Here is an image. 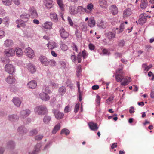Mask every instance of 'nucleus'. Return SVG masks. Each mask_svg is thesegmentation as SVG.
Wrapping results in <instances>:
<instances>
[{
    "label": "nucleus",
    "instance_id": "7",
    "mask_svg": "<svg viewBox=\"0 0 154 154\" xmlns=\"http://www.w3.org/2000/svg\"><path fill=\"white\" fill-rule=\"evenodd\" d=\"M31 113L30 111L28 109L23 110L20 112V116L21 118H25L29 116Z\"/></svg>",
    "mask_w": 154,
    "mask_h": 154
},
{
    "label": "nucleus",
    "instance_id": "32",
    "mask_svg": "<svg viewBox=\"0 0 154 154\" xmlns=\"http://www.w3.org/2000/svg\"><path fill=\"white\" fill-rule=\"evenodd\" d=\"M15 52L16 53L17 55L18 56H20L22 55L23 52L22 49L19 48H16L14 50Z\"/></svg>",
    "mask_w": 154,
    "mask_h": 154
},
{
    "label": "nucleus",
    "instance_id": "8",
    "mask_svg": "<svg viewBox=\"0 0 154 154\" xmlns=\"http://www.w3.org/2000/svg\"><path fill=\"white\" fill-rule=\"evenodd\" d=\"M29 17L32 18H35L37 17L38 14L36 9L33 8H31L29 11Z\"/></svg>",
    "mask_w": 154,
    "mask_h": 154
},
{
    "label": "nucleus",
    "instance_id": "15",
    "mask_svg": "<svg viewBox=\"0 0 154 154\" xmlns=\"http://www.w3.org/2000/svg\"><path fill=\"white\" fill-rule=\"evenodd\" d=\"M28 87L31 89H34L37 86V82L35 80H32L27 84Z\"/></svg>",
    "mask_w": 154,
    "mask_h": 154
},
{
    "label": "nucleus",
    "instance_id": "39",
    "mask_svg": "<svg viewBox=\"0 0 154 154\" xmlns=\"http://www.w3.org/2000/svg\"><path fill=\"white\" fill-rule=\"evenodd\" d=\"M106 1L105 0H99V5L101 7L103 8L106 7Z\"/></svg>",
    "mask_w": 154,
    "mask_h": 154
},
{
    "label": "nucleus",
    "instance_id": "44",
    "mask_svg": "<svg viewBox=\"0 0 154 154\" xmlns=\"http://www.w3.org/2000/svg\"><path fill=\"white\" fill-rule=\"evenodd\" d=\"M2 1L3 4L6 6L10 5L11 3L10 0H2Z\"/></svg>",
    "mask_w": 154,
    "mask_h": 154
},
{
    "label": "nucleus",
    "instance_id": "22",
    "mask_svg": "<svg viewBox=\"0 0 154 154\" xmlns=\"http://www.w3.org/2000/svg\"><path fill=\"white\" fill-rule=\"evenodd\" d=\"M47 45L48 48L51 50L56 48L57 46V44L54 42L48 43L47 44Z\"/></svg>",
    "mask_w": 154,
    "mask_h": 154
},
{
    "label": "nucleus",
    "instance_id": "58",
    "mask_svg": "<svg viewBox=\"0 0 154 154\" xmlns=\"http://www.w3.org/2000/svg\"><path fill=\"white\" fill-rule=\"evenodd\" d=\"M80 104L77 103L74 109V112L75 113H76L79 109Z\"/></svg>",
    "mask_w": 154,
    "mask_h": 154
},
{
    "label": "nucleus",
    "instance_id": "50",
    "mask_svg": "<svg viewBox=\"0 0 154 154\" xmlns=\"http://www.w3.org/2000/svg\"><path fill=\"white\" fill-rule=\"evenodd\" d=\"M56 62L54 60H48V65H50L51 66H56Z\"/></svg>",
    "mask_w": 154,
    "mask_h": 154
},
{
    "label": "nucleus",
    "instance_id": "43",
    "mask_svg": "<svg viewBox=\"0 0 154 154\" xmlns=\"http://www.w3.org/2000/svg\"><path fill=\"white\" fill-rule=\"evenodd\" d=\"M77 11L79 12H84L86 11L87 10L85 8H84L82 6H78L77 8Z\"/></svg>",
    "mask_w": 154,
    "mask_h": 154
},
{
    "label": "nucleus",
    "instance_id": "62",
    "mask_svg": "<svg viewBox=\"0 0 154 154\" xmlns=\"http://www.w3.org/2000/svg\"><path fill=\"white\" fill-rule=\"evenodd\" d=\"M73 50L77 52L78 51L77 47L76 45L74 43L72 44V46Z\"/></svg>",
    "mask_w": 154,
    "mask_h": 154
},
{
    "label": "nucleus",
    "instance_id": "53",
    "mask_svg": "<svg viewBox=\"0 0 154 154\" xmlns=\"http://www.w3.org/2000/svg\"><path fill=\"white\" fill-rule=\"evenodd\" d=\"M38 131L36 129L31 130L29 132V134L31 135H35L38 133Z\"/></svg>",
    "mask_w": 154,
    "mask_h": 154
},
{
    "label": "nucleus",
    "instance_id": "35",
    "mask_svg": "<svg viewBox=\"0 0 154 154\" xmlns=\"http://www.w3.org/2000/svg\"><path fill=\"white\" fill-rule=\"evenodd\" d=\"M60 125L59 123L57 124L54 127L52 131V133L55 134L57 131L60 130Z\"/></svg>",
    "mask_w": 154,
    "mask_h": 154
},
{
    "label": "nucleus",
    "instance_id": "38",
    "mask_svg": "<svg viewBox=\"0 0 154 154\" xmlns=\"http://www.w3.org/2000/svg\"><path fill=\"white\" fill-rule=\"evenodd\" d=\"M42 92L48 93L49 94L51 93V91L50 90L48 86L46 85H45L42 88Z\"/></svg>",
    "mask_w": 154,
    "mask_h": 154
},
{
    "label": "nucleus",
    "instance_id": "59",
    "mask_svg": "<svg viewBox=\"0 0 154 154\" xmlns=\"http://www.w3.org/2000/svg\"><path fill=\"white\" fill-rule=\"evenodd\" d=\"M120 29L118 32V33H120L122 32L124 29V23L121 24L120 26Z\"/></svg>",
    "mask_w": 154,
    "mask_h": 154
},
{
    "label": "nucleus",
    "instance_id": "4",
    "mask_svg": "<svg viewBox=\"0 0 154 154\" xmlns=\"http://www.w3.org/2000/svg\"><path fill=\"white\" fill-rule=\"evenodd\" d=\"M5 71L10 74H12L15 71L14 67L12 65L7 64L5 67Z\"/></svg>",
    "mask_w": 154,
    "mask_h": 154
},
{
    "label": "nucleus",
    "instance_id": "9",
    "mask_svg": "<svg viewBox=\"0 0 154 154\" xmlns=\"http://www.w3.org/2000/svg\"><path fill=\"white\" fill-rule=\"evenodd\" d=\"M27 68L31 73L35 72L36 70L35 66L32 63H29L27 64Z\"/></svg>",
    "mask_w": 154,
    "mask_h": 154
},
{
    "label": "nucleus",
    "instance_id": "42",
    "mask_svg": "<svg viewBox=\"0 0 154 154\" xmlns=\"http://www.w3.org/2000/svg\"><path fill=\"white\" fill-rule=\"evenodd\" d=\"M58 91L59 93L62 94H64L66 91V88L63 86L59 88Z\"/></svg>",
    "mask_w": 154,
    "mask_h": 154
},
{
    "label": "nucleus",
    "instance_id": "14",
    "mask_svg": "<svg viewBox=\"0 0 154 154\" xmlns=\"http://www.w3.org/2000/svg\"><path fill=\"white\" fill-rule=\"evenodd\" d=\"M19 116L17 115L12 114L8 116V119L12 122H15L19 119Z\"/></svg>",
    "mask_w": 154,
    "mask_h": 154
},
{
    "label": "nucleus",
    "instance_id": "41",
    "mask_svg": "<svg viewBox=\"0 0 154 154\" xmlns=\"http://www.w3.org/2000/svg\"><path fill=\"white\" fill-rule=\"evenodd\" d=\"M95 24V21L94 19H90L88 21V26L91 27H93Z\"/></svg>",
    "mask_w": 154,
    "mask_h": 154
},
{
    "label": "nucleus",
    "instance_id": "12",
    "mask_svg": "<svg viewBox=\"0 0 154 154\" xmlns=\"http://www.w3.org/2000/svg\"><path fill=\"white\" fill-rule=\"evenodd\" d=\"M43 2L46 7L48 9H50L53 7L54 5L52 0H44Z\"/></svg>",
    "mask_w": 154,
    "mask_h": 154
},
{
    "label": "nucleus",
    "instance_id": "17",
    "mask_svg": "<svg viewBox=\"0 0 154 154\" xmlns=\"http://www.w3.org/2000/svg\"><path fill=\"white\" fill-rule=\"evenodd\" d=\"M42 146L41 143L37 144L35 146L34 150L32 152V154H37L40 151V148Z\"/></svg>",
    "mask_w": 154,
    "mask_h": 154
},
{
    "label": "nucleus",
    "instance_id": "23",
    "mask_svg": "<svg viewBox=\"0 0 154 154\" xmlns=\"http://www.w3.org/2000/svg\"><path fill=\"white\" fill-rule=\"evenodd\" d=\"M148 6L147 0H141L140 7L142 9H145Z\"/></svg>",
    "mask_w": 154,
    "mask_h": 154
},
{
    "label": "nucleus",
    "instance_id": "54",
    "mask_svg": "<svg viewBox=\"0 0 154 154\" xmlns=\"http://www.w3.org/2000/svg\"><path fill=\"white\" fill-rule=\"evenodd\" d=\"M122 55V53H119L118 52H116L114 54V56L116 58H117L118 57H121Z\"/></svg>",
    "mask_w": 154,
    "mask_h": 154
},
{
    "label": "nucleus",
    "instance_id": "34",
    "mask_svg": "<svg viewBox=\"0 0 154 154\" xmlns=\"http://www.w3.org/2000/svg\"><path fill=\"white\" fill-rule=\"evenodd\" d=\"M131 10L130 8H128L125 10L123 12L124 17H125L127 16H129L131 14Z\"/></svg>",
    "mask_w": 154,
    "mask_h": 154
},
{
    "label": "nucleus",
    "instance_id": "11",
    "mask_svg": "<svg viewBox=\"0 0 154 154\" xmlns=\"http://www.w3.org/2000/svg\"><path fill=\"white\" fill-rule=\"evenodd\" d=\"M39 97L43 101H48L50 99V96L44 92H42L39 94Z\"/></svg>",
    "mask_w": 154,
    "mask_h": 154
},
{
    "label": "nucleus",
    "instance_id": "26",
    "mask_svg": "<svg viewBox=\"0 0 154 154\" xmlns=\"http://www.w3.org/2000/svg\"><path fill=\"white\" fill-rule=\"evenodd\" d=\"M51 119L50 116L46 115L43 118V122L45 124H48L51 121Z\"/></svg>",
    "mask_w": 154,
    "mask_h": 154
},
{
    "label": "nucleus",
    "instance_id": "31",
    "mask_svg": "<svg viewBox=\"0 0 154 154\" xmlns=\"http://www.w3.org/2000/svg\"><path fill=\"white\" fill-rule=\"evenodd\" d=\"M79 27L80 29L83 31H85L87 29V26L86 24L84 22H82L80 23Z\"/></svg>",
    "mask_w": 154,
    "mask_h": 154
},
{
    "label": "nucleus",
    "instance_id": "27",
    "mask_svg": "<svg viewBox=\"0 0 154 154\" xmlns=\"http://www.w3.org/2000/svg\"><path fill=\"white\" fill-rule=\"evenodd\" d=\"M69 12L72 15H75L78 13L76 10V8L74 6H71L69 8Z\"/></svg>",
    "mask_w": 154,
    "mask_h": 154
},
{
    "label": "nucleus",
    "instance_id": "29",
    "mask_svg": "<svg viewBox=\"0 0 154 154\" xmlns=\"http://www.w3.org/2000/svg\"><path fill=\"white\" fill-rule=\"evenodd\" d=\"M6 81L8 83L12 84L15 82V79L12 76H9L6 79Z\"/></svg>",
    "mask_w": 154,
    "mask_h": 154
},
{
    "label": "nucleus",
    "instance_id": "46",
    "mask_svg": "<svg viewBox=\"0 0 154 154\" xmlns=\"http://www.w3.org/2000/svg\"><path fill=\"white\" fill-rule=\"evenodd\" d=\"M17 23L18 24L17 26V28H19L20 27V25L19 23H20L21 26L24 27L25 26V24L22 23V21L21 20H17L16 21Z\"/></svg>",
    "mask_w": 154,
    "mask_h": 154
},
{
    "label": "nucleus",
    "instance_id": "21",
    "mask_svg": "<svg viewBox=\"0 0 154 154\" xmlns=\"http://www.w3.org/2000/svg\"><path fill=\"white\" fill-rule=\"evenodd\" d=\"M12 102L17 107H19L21 103L20 99L17 97L14 98L12 100Z\"/></svg>",
    "mask_w": 154,
    "mask_h": 154
},
{
    "label": "nucleus",
    "instance_id": "24",
    "mask_svg": "<svg viewBox=\"0 0 154 154\" xmlns=\"http://www.w3.org/2000/svg\"><path fill=\"white\" fill-rule=\"evenodd\" d=\"M17 131L20 134L26 133L27 132V129L23 126L19 127L17 129Z\"/></svg>",
    "mask_w": 154,
    "mask_h": 154
},
{
    "label": "nucleus",
    "instance_id": "30",
    "mask_svg": "<svg viewBox=\"0 0 154 154\" xmlns=\"http://www.w3.org/2000/svg\"><path fill=\"white\" fill-rule=\"evenodd\" d=\"M52 23L51 22H46L44 24L43 26L45 29H50L52 28Z\"/></svg>",
    "mask_w": 154,
    "mask_h": 154
},
{
    "label": "nucleus",
    "instance_id": "6",
    "mask_svg": "<svg viewBox=\"0 0 154 154\" xmlns=\"http://www.w3.org/2000/svg\"><path fill=\"white\" fill-rule=\"evenodd\" d=\"M4 54L8 57H12L15 54L14 50L13 48L6 50L4 52Z\"/></svg>",
    "mask_w": 154,
    "mask_h": 154
},
{
    "label": "nucleus",
    "instance_id": "18",
    "mask_svg": "<svg viewBox=\"0 0 154 154\" xmlns=\"http://www.w3.org/2000/svg\"><path fill=\"white\" fill-rule=\"evenodd\" d=\"M20 18L22 21L24 22H26L29 17V15L28 14L24 13L20 16Z\"/></svg>",
    "mask_w": 154,
    "mask_h": 154
},
{
    "label": "nucleus",
    "instance_id": "48",
    "mask_svg": "<svg viewBox=\"0 0 154 154\" xmlns=\"http://www.w3.org/2000/svg\"><path fill=\"white\" fill-rule=\"evenodd\" d=\"M69 133L70 131L64 128L61 130L60 134H62L63 133H65V135H68L69 134Z\"/></svg>",
    "mask_w": 154,
    "mask_h": 154
},
{
    "label": "nucleus",
    "instance_id": "57",
    "mask_svg": "<svg viewBox=\"0 0 154 154\" xmlns=\"http://www.w3.org/2000/svg\"><path fill=\"white\" fill-rule=\"evenodd\" d=\"M102 52L103 55H109L110 54V52L107 49L105 48L103 50Z\"/></svg>",
    "mask_w": 154,
    "mask_h": 154
},
{
    "label": "nucleus",
    "instance_id": "1",
    "mask_svg": "<svg viewBox=\"0 0 154 154\" xmlns=\"http://www.w3.org/2000/svg\"><path fill=\"white\" fill-rule=\"evenodd\" d=\"M34 111L36 114L39 115H45L48 113L47 108L44 105L36 106L35 108Z\"/></svg>",
    "mask_w": 154,
    "mask_h": 154
},
{
    "label": "nucleus",
    "instance_id": "37",
    "mask_svg": "<svg viewBox=\"0 0 154 154\" xmlns=\"http://www.w3.org/2000/svg\"><path fill=\"white\" fill-rule=\"evenodd\" d=\"M115 78L116 80L118 82H120L122 81L123 79H124L122 76V75H119L118 73L116 74Z\"/></svg>",
    "mask_w": 154,
    "mask_h": 154
},
{
    "label": "nucleus",
    "instance_id": "10",
    "mask_svg": "<svg viewBox=\"0 0 154 154\" xmlns=\"http://www.w3.org/2000/svg\"><path fill=\"white\" fill-rule=\"evenodd\" d=\"M39 60L42 65L45 66H48V60L45 56H41L39 57Z\"/></svg>",
    "mask_w": 154,
    "mask_h": 154
},
{
    "label": "nucleus",
    "instance_id": "25",
    "mask_svg": "<svg viewBox=\"0 0 154 154\" xmlns=\"http://www.w3.org/2000/svg\"><path fill=\"white\" fill-rule=\"evenodd\" d=\"M111 12L114 15L116 14L118 12V9L115 5H112L111 8Z\"/></svg>",
    "mask_w": 154,
    "mask_h": 154
},
{
    "label": "nucleus",
    "instance_id": "56",
    "mask_svg": "<svg viewBox=\"0 0 154 154\" xmlns=\"http://www.w3.org/2000/svg\"><path fill=\"white\" fill-rule=\"evenodd\" d=\"M43 137V135H38L35 136V140L38 141H40L42 140Z\"/></svg>",
    "mask_w": 154,
    "mask_h": 154
},
{
    "label": "nucleus",
    "instance_id": "55",
    "mask_svg": "<svg viewBox=\"0 0 154 154\" xmlns=\"http://www.w3.org/2000/svg\"><path fill=\"white\" fill-rule=\"evenodd\" d=\"M77 60H78V63H80L81 62L82 59V54L80 52L78 54L77 57Z\"/></svg>",
    "mask_w": 154,
    "mask_h": 154
},
{
    "label": "nucleus",
    "instance_id": "20",
    "mask_svg": "<svg viewBox=\"0 0 154 154\" xmlns=\"http://www.w3.org/2000/svg\"><path fill=\"white\" fill-rule=\"evenodd\" d=\"M50 18L51 20L55 22H57L58 20L57 15L54 12H51L50 14Z\"/></svg>",
    "mask_w": 154,
    "mask_h": 154
},
{
    "label": "nucleus",
    "instance_id": "64",
    "mask_svg": "<svg viewBox=\"0 0 154 154\" xmlns=\"http://www.w3.org/2000/svg\"><path fill=\"white\" fill-rule=\"evenodd\" d=\"M68 20L70 25L71 26H72L73 25V23L70 17H68Z\"/></svg>",
    "mask_w": 154,
    "mask_h": 154
},
{
    "label": "nucleus",
    "instance_id": "63",
    "mask_svg": "<svg viewBox=\"0 0 154 154\" xmlns=\"http://www.w3.org/2000/svg\"><path fill=\"white\" fill-rule=\"evenodd\" d=\"M66 83L67 85V86L70 87H72V84H71V83L69 79H68L67 80Z\"/></svg>",
    "mask_w": 154,
    "mask_h": 154
},
{
    "label": "nucleus",
    "instance_id": "2",
    "mask_svg": "<svg viewBox=\"0 0 154 154\" xmlns=\"http://www.w3.org/2000/svg\"><path fill=\"white\" fill-rule=\"evenodd\" d=\"M52 112L53 113L55 118L58 120H60L63 118L64 114L54 109L52 110Z\"/></svg>",
    "mask_w": 154,
    "mask_h": 154
},
{
    "label": "nucleus",
    "instance_id": "13",
    "mask_svg": "<svg viewBox=\"0 0 154 154\" xmlns=\"http://www.w3.org/2000/svg\"><path fill=\"white\" fill-rule=\"evenodd\" d=\"M89 127L91 130L96 131L98 128V127L97 126L96 123L93 122H89L88 124Z\"/></svg>",
    "mask_w": 154,
    "mask_h": 154
},
{
    "label": "nucleus",
    "instance_id": "19",
    "mask_svg": "<svg viewBox=\"0 0 154 154\" xmlns=\"http://www.w3.org/2000/svg\"><path fill=\"white\" fill-rule=\"evenodd\" d=\"M146 20V17L143 14H141L140 16L139 20V24L142 25L145 23Z\"/></svg>",
    "mask_w": 154,
    "mask_h": 154
},
{
    "label": "nucleus",
    "instance_id": "45",
    "mask_svg": "<svg viewBox=\"0 0 154 154\" xmlns=\"http://www.w3.org/2000/svg\"><path fill=\"white\" fill-rule=\"evenodd\" d=\"M125 41L124 40H122L118 42V46L120 47H123L125 45Z\"/></svg>",
    "mask_w": 154,
    "mask_h": 154
},
{
    "label": "nucleus",
    "instance_id": "36",
    "mask_svg": "<svg viewBox=\"0 0 154 154\" xmlns=\"http://www.w3.org/2000/svg\"><path fill=\"white\" fill-rule=\"evenodd\" d=\"M116 34L114 32H109L106 34V36L109 40H111L112 38H114L115 37Z\"/></svg>",
    "mask_w": 154,
    "mask_h": 154
},
{
    "label": "nucleus",
    "instance_id": "16",
    "mask_svg": "<svg viewBox=\"0 0 154 154\" xmlns=\"http://www.w3.org/2000/svg\"><path fill=\"white\" fill-rule=\"evenodd\" d=\"M15 144L14 142L12 140L8 141L7 143V147L10 149H14L15 147Z\"/></svg>",
    "mask_w": 154,
    "mask_h": 154
},
{
    "label": "nucleus",
    "instance_id": "5",
    "mask_svg": "<svg viewBox=\"0 0 154 154\" xmlns=\"http://www.w3.org/2000/svg\"><path fill=\"white\" fill-rule=\"evenodd\" d=\"M24 52L30 58H33L35 56L33 50L30 47H28L26 49Z\"/></svg>",
    "mask_w": 154,
    "mask_h": 154
},
{
    "label": "nucleus",
    "instance_id": "40",
    "mask_svg": "<svg viewBox=\"0 0 154 154\" xmlns=\"http://www.w3.org/2000/svg\"><path fill=\"white\" fill-rule=\"evenodd\" d=\"M57 4H58L61 10L63 11L64 10V5L63 4L62 0H57Z\"/></svg>",
    "mask_w": 154,
    "mask_h": 154
},
{
    "label": "nucleus",
    "instance_id": "3",
    "mask_svg": "<svg viewBox=\"0 0 154 154\" xmlns=\"http://www.w3.org/2000/svg\"><path fill=\"white\" fill-rule=\"evenodd\" d=\"M59 32L61 37L63 39H66L69 36V33L66 31L62 27L60 29Z\"/></svg>",
    "mask_w": 154,
    "mask_h": 154
},
{
    "label": "nucleus",
    "instance_id": "33",
    "mask_svg": "<svg viewBox=\"0 0 154 154\" xmlns=\"http://www.w3.org/2000/svg\"><path fill=\"white\" fill-rule=\"evenodd\" d=\"M13 44V42L11 40L7 39L5 41L4 45L5 47H10Z\"/></svg>",
    "mask_w": 154,
    "mask_h": 154
},
{
    "label": "nucleus",
    "instance_id": "28",
    "mask_svg": "<svg viewBox=\"0 0 154 154\" xmlns=\"http://www.w3.org/2000/svg\"><path fill=\"white\" fill-rule=\"evenodd\" d=\"M97 25L100 27L102 29H105L106 27V24L102 20H99L97 23Z\"/></svg>",
    "mask_w": 154,
    "mask_h": 154
},
{
    "label": "nucleus",
    "instance_id": "51",
    "mask_svg": "<svg viewBox=\"0 0 154 154\" xmlns=\"http://www.w3.org/2000/svg\"><path fill=\"white\" fill-rule=\"evenodd\" d=\"M130 79L131 78H129L128 79H126L125 80H124L123 81L121 82V85L124 86L127 85L131 81L130 80Z\"/></svg>",
    "mask_w": 154,
    "mask_h": 154
},
{
    "label": "nucleus",
    "instance_id": "61",
    "mask_svg": "<svg viewBox=\"0 0 154 154\" xmlns=\"http://www.w3.org/2000/svg\"><path fill=\"white\" fill-rule=\"evenodd\" d=\"M71 110L69 106H68L65 107L64 110V112L65 113H67L69 112Z\"/></svg>",
    "mask_w": 154,
    "mask_h": 154
},
{
    "label": "nucleus",
    "instance_id": "52",
    "mask_svg": "<svg viewBox=\"0 0 154 154\" xmlns=\"http://www.w3.org/2000/svg\"><path fill=\"white\" fill-rule=\"evenodd\" d=\"M100 100L101 98L98 95H97L95 100L97 103V106H100Z\"/></svg>",
    "mask_w": 154,
    "mask_h": 154
},
{
    "label": "nucleus",
    "instance_id": "47",
    "mask_svg": "<svg viewBox=\"0 0 154 154\" xmlns=\"http://www.w3.org/2000/svg\"><path fill=\"white\" fill-rule=\"evenodd\" d=\"M82 71V69H81V66L79 65L77 68L76 70V75L77 76L79 77L80 75L79 73H80Z\"/></svg>",
    "mask_w": 154,
    "mask_h": 154
},
{
    "label": "nucleus",
    "instance_id": "49",
    "mask_svg": "<svg viewBox=\"0 0 154 154\" xmlns=\"http://www.w3.org/2000/svg\"><path fill=\"white\" fill-rule=\"evenodd\" d=\"M60 48L61 49L64 51H66L68 49V47L67 45L63 44V43L61 44Z\"/></svg>",
    "mask_w": 154,
    "mask_h": 154
},
{
    "label": "nucleus",
    "instance_id": "60",
    "mask_svg": "<svg viewBox=\"0 0 154 154\" xmlns=\"http://www.w3.org/2000/svg\"><path fill=\"white\" fill-rule=\"evenodd\" d=\"M82 54L83 58L85 59L87 57L88 54L85 50H84L82 51Z\"/></svg>",
    "mask_w": 154,
    "mask_h": 154
}]
</instances>
